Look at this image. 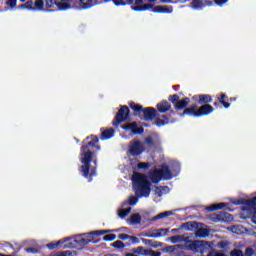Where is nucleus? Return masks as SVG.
Masks as SVG:
<instances>
[{
    "mask_svg": "<svg viewBox=\"0 0 256 256\" xmlns=\"http://www.w3.org/2000/svg\"><path fill=\"white\" fill-rule=\"evenodd\" d=\"M105 233H111V230H96L87 234L77 235L68 239V242L64 244V249H69L72 247H85L88 243H91L96 237H101Z\"/></svg>",
    "mask_w": 256,
    "mask_h": 256,
    "instance_id": "obj_1",
    "label": "nucleus"
},
{
    "mask_svg": "<svg viewBox=\"0 0 256 256\" xmlns=\"http://www.w3.org/2000/svg\"><path fill=\"white\" fill-rule=\"evenodd\" d=\"M133 187L137 197H149L151 183L145 175L135 172L132 176Z\"/></svg>",
    "mask_w": 256,
    "mask_h": 256,
    "instance_id": "obj_2",
    "label": "nucleus"
},
{
    "mask_svg": "<svg viewBox=\"0 0 256 256\" xmlns=\"http://www.w3.org/2000/svg\"><path fill=\"white\" fill-rule=\"evenodd\" d=\"M83 153L81 155L82 168L81 173L84 177H89V175H95V169L89 168V162L93 158V153L89 150H85V147L82 148Z\"/></svg>",
    "mask_w": 256,
    "mask_h": 256,
    "instance_id": "obj_3",
    "label": "nucleus"
},
{
    "mask_svg": "<svg viewBox=\"0 0 256 256\" xmlns=\"http://www.w3.org/2000/svg\"><path fill=\"white\" fill-rule=\"evenodd\" d=\"M177 173H175L173 170L170 171V169L167 166H162L161 170H154L150 174V179L153 181V183H158V181H161V179H173Z\"/></svg>",
    "mask_w": 256,
    "mask_h": 256,
    "instance_id": "obj_4",
    "label": "nucleus"
},
{
    "mask_svg": "<svg viewBox=\"0 0 256 256\" xmlns=\"http://www.w3.org/2000/svg\"><path fill=\"white\" fill-rule=\"evenodd\" d=\"M213 106L206 104L201 106L198 110L195 106L189 107L184 110V115H193V117H203L205 115H210L213 113Z\"/></svg>",
    "mask_w": 256,
    "mask_h": 256,
    "instance_id": "obj_5",
    "label": "nucleus"
},
{
    "mask_svg": "<svg viewBox=\"0 0 256 256\" xmlns=\"http://www.w3.org/2000/svg\"><path fill=\"white\" fill-rule=\"evenodd\" d=\"M73 7L74 9H79V11L91 9L93 7V0H75Z\"/></svg>",
    "mask_w": 256,
    "mask_h": 256,
    "instance_id": "obj_6",
    "label": "nucleus"
},
{
    "mask_svg": "<svg viewBox=\"0 0 256 256\" xmlns=\"http://www.w3.org/2000/svg\"><path fill=\"white\" fill-rule=\"evenodd\" d=\"M129 119V107L123 106L118 114L116 115V123H121V121H127Z\"/></svg>",
    "mask_w": 256,
    "mask_h": 256,
    "instance_id": "obj_7",
    "label": "nucleus"
},
{
    "mask_svg": "<svg viewBox=\"0 0 256 256\" xmlns=\"http://www.w3.org/2000/svg\"><path fill=\"white\" fill-rule=\"evenodd\" d=\"M130 155H141L143 153V144L139 141H134L129 148Z\"/></svg>",
    "mask_w": 256,
    "mask_h": 256,
    "instance_id": "obj_8",
    "label": "nucleus"
},
{
    "mask_svg": "<svg viewBox=\"0 0 256 256\" xmlns=\"http://www.w3.org/2000/svg\"><path fill=\"white\" fill-rule=\"evenodd\" d=\"M75 2H73V0H58V9L59 11H67L68 9H72L73 4Z\"/></svg>",
    "mask_w": 256,
    "mask_h": 256,
    "instance_id": "obj_9",
    "label": "nucleus"
},
{
    "mask_svg": "<svg viewBox=\"0 0 256 256\" xmlns=\"http://www.w3.org/2000/svg\"><path fill=\"white\" fill-rule=\"evenodd\" d=\"M143 113L146 121H153V118L157 115L155 108H146L143 110Z\"/></svg>",
    "mask_w": 256,
    "mask_h": 256,
    "instance_id": "obj_10",
    "label": "nucleus"
},
{
    "mask_svg": "<svg viewBox=\"0 0 256 256\" xmlns=\"http://www.w3.org/2000/svg\"><path fill=\"white\" fill-rule=\"evenodd\" d=\"M45 7L50 11H59V0H45Z\"/></svg>",
    "mask_w": 256,
    "mask_h": 256,
    "instance_id": "obj_11",
    "label": "nucleus"
},
{
    "mask_svg": "<svg viewBox=\"0 0 256 256\" xmlns=\"http://www.w3.org/2000/svg\"><path fill=\"white\" fill-rule=\"evenodd\" d=\"M125 131H131V133H143V130L137 126L136 123H130L122 127Z\"/></svg>",
    "mask_w": 256,
    "mask_h": 256,
    "instance_id": "obj_12",
    "label": "nucleus"
},
{
    "mask_svg": "<svg viewBox=\"0 0 256 256\" xmlns=\"http://www.w3.org/2000/svg\"><path fill=\"white\" fill-rule=\"evenodd\" d=\"M66 243H69V239L63 238V239L59 240L58 242H53V243L47 244V247H48V249H57V247H59V246L65 248L64 245H66Z\"/></svg>",
    "mask_w": 256,
    "mask_h": 256,
    "instance_id": "obj_13",
    "label": "nucleus"
},
{
    "mask_svg": "<svg viewBox=\"0 0 256 256\" xmlns=\"http://www.w3.org/2000/svg\"><path fill=\"white\" fill-rule=\"evenodd\" d=\"M157 109L160 113H166V111L171 109V104L167 101H163L157 105Z\"/></svg>",
    "mask_w": 256,
    "mask_h": 256,
    "instance_id": "obj_14",
    "label": "nucleus"
},
{
    "mask_svg": "<svg viewBox=\"0 0 256 256\" xmlns=\"http://www.w3.org/2000/svg\"><path fill=\"white\" fill-rule=\"evenodd\" d=\"M167 233H169V229H158V230H155L153 231L151 234H150V237H153V238H157V237H165V235H167Z\"/></svg>",
    "mask_w": 256,
    "mask_h": 256,
    "instance_id": "obj_15",
    "label": "nucleus"
},
{
    "mask_svg": "<svg viewBox=\"0 0 256 256\" xmlns=\"http://www.w3.org/2000/svg\"><path fill=\"white\" fill-rule=\"evenodd\" d=\"M128 225H137L141 223V215L132 214L130 219L127 220Z\"/></svg>",
    "mask_w": 256,
    "mask_h": 256,
    "instance_id": "obj_16",
    "label": "nucleus"
},
{
    "mask_svg": "<svg viewBox=\"0 0 256 256\" xmlns=\"http://www.w3.org/2000/svg\"><path fill=\"white\" fill-rule=\"evenodd\" d=\"M19 9H27L28 11H35V5L33 0H29L26 3L20 5Z\"/></svg>",
    "mask_w": 256,
    "mask_h": 256,
    "instance_id": "obj_17",
    "label": "nucleus"
},
{
    "mask_svg": "<svg viewBox=\"0 0 256 256\" xmlns=\"http://www.w3.org/2000/svg\"><path fill=\"white\" fill-rule=\"evenodd\" d=\"M90 141L88 142V147H96V149H101V147H99V145H97V143H99V138H97V136H91L90 137Z\"/></svg>",
    "mask_w": 256,
    "mask_h": 256,
    "instance_id": "obj_18",
    "label": "nucleus"
},
{
    "mask_svg": "<svg viewBox=\"0 0 256 256\" xmlns=\"http://www.w3.org/2000/svg\"><path fill=\"white\" fill-rule=\"evenodd\" d=\"M187 105H189V98H185L183 100L178 101L176 103V109H185Z\"/></svg>",
    "mask_w": 256,
    "mask_h": 256,
    "instance_id": "obj_19",
    "label": "nucleus"
},
{
    "mask_svg": "<svg viewBox=\"0 0 256 256\" xmlns=\"http://www.w3.org/2000/svg\"><path fill=\"white\" fill-rule=\"evenodd\" d=\"M115 131L111 128L102 131V139H111Z\"/></svg>",
    "mask_w": 256,
    "mask_h": 256,
    "instance_id": "obj_20",
    "label": "nucleus"
},
{
    "mask_svg": "<svg viewBox=\"0 0 256 256\" xmlns=\"http://www.w3.org/2000/svg\"><path fill=\"white\" fill-rule=\"evenodd\" d=\"M45 2L43 0H36L34 2V11H43Z\"/></svg>",
    "mask_w": 256,
    "mask_h": 256,
    "instance_id": "obj_21",
    "label": "nucleus"
},
{
    "mask_svg": "<svg viewBox=\"0 0 256 256\" xmlns=\"http://www.w3.org/2000/svg\"><path fill=\"white\" fill-rule=\"evenodd\" d=\"M130 213H131V208L119 209L118 217H120V219H125V217H127V215H129Z\"/></svg>",
    "mask_w": 256,
    "mask_h": 256,
    "instance_id": "obj_22",
    "label": "nucleus"
},
{
    "mask_svg": "<svg viewBox=\"0 0 256 256\" xmlns=\"http://www.w3.org/2000/svg\"><path fill=\"white\" fill-rule=\"evenodd\" d=\"M199 99L200 103H211V96L209 95H199L195 96V99Z\"/></svg>",
    "mask_w": 256,
    "mask_h": 256,
    "instance_id": "obj_23",
    "label": "nucleus"
},
{
    "mask_svg": "<svg viewBox=\"0 0 256 256\" xmlns=\"http://www.w3.org/2000/svg\"><path fill=\"white\" fill-rule=\"evenodd\" d=\"M170 215H173V212L167 211L160 213L153 218V221H157V219H165V217H170Z\"/></svg>",
    "mask_w": 256,
    "mask_h": 256,
    "instance_id": "obj_24",
    "label": "nucleus"
},
{
    "mask_svg": "<svg viewBox=\"0 0 256 256\" xmlns=\"http://www.w3.org/2000/svg\"><path fill=\"white\" fill-rule=\"evenodd\" d=\"M225 207V203L213 204L208 207V211H219V209H223Z\"/></svg>",
    "mask_w": 256,
    "mask_h": 256,
    "instance_id": "obj_25",
    "label": "nucleus"
},
{
    "mask_svg": "<svg viewBox=\"0 0 256 256\" xmlns=\"http://www.w3.org/2000/svg\"><path fill=\"white\" fill-rule=\"evenodd\" d=\"M156 13H172L173 10H169V8L164 6H157L155 8Z\"/></svg>",
    "mask_w": 256,
    "mask_h": 256,
    "instance_id": "obj_26",
    "label": "nucleus"
},
{
    "mask_svg": "<svg viewBox=\"0 0 256 256\" xmlns=\"http://www.w3.org/2000/svg\"><path fill=\"white\" fill-rule=\"evenodd\" d=\"M115 5H129V3H132L133 0H113Z\"/></svg>",
    "mask_w": 256,
    "mask_h": 256,
    "instance_id": "obj_27",
    "label": "nucleus"
},
{
    "mask_svg": "<svg viewBox=\"0 0 256 256\" xmlns=\"http://www.w3.org/2000/svg\"><path fill=\"white\" fill-rule=\"evenodd\" d=\"M112 247H115L116 249H123L125 247V244L122 241L117 240L112 243Z\"/></svg>",
    "mask_w": 256,
    "mask_h": 256,
    "instance_id": "obj_28",
    "label": "nucleus"
},
{
    "mask_svg": "<svg viewBox=\"0 0 256 256\" xmlns=\"http://www.w3.org/2000/svg\"><path fill=\"white\" fill-rule=\"evenodd\" d=\"M134 252L137 254V255H147V250H145V248L143 247H137Z\"/></svg>",
    "mask_w": 256,
    "mask_h": 256,
    "instance_id": "obj_29",
    "label": "nucleus"
},
{
    "mask_svg": "<svg viewBox=\"0 0 256 256\" xmlns=\"http://www.w3.org/2000/svg\"><path fill=\"white\" fill-rule=\"evenodd\" d=\"M117 239V236L115 234H108L103 237L104 241H115Z\"/></svg>",
    "mask_w": 256,
    "mask_h": 256,
    "instance_id": "obj_30",
    "label": "nucleus"
},
{
    "mask_svg": "<svg viewBox=\"0 0 256 256\" xmlns=\"http://www.w3.org/2000/svg\"><path fill=\"white\" fill-rule=\"evenodd\" d=\"M137 201H139V199H137L135 196H130L128 198L129 205H137Z\"/></svg>",
    "mask_w": 256,
    "mask_h": 256,
    "instance_id": "obj_31",
    "label": "nucleus"
},
{
    "mask_svg": "<svg viewBox=\"0 0 256 256\" xmlns=\"http://www.w3.org/2000/svg\"><path fill=\"white\" fill-rule=\"evenodd\" d=\"M169 101H171L172 103H174L175 107L177 106V103H179V96L177 95H173L170 96Z\"/></svg>",
    "mask_w": 256,
    "mask_h": 256,
    "instance_id": "obj_32",
    "label": "nucleus"
},
{
    "mask_svg": "<svg viewBox=\"0 0 256 256\" xmlns=\"http://www.w3.org/2000/svg\"><path fill=\"white\" fill-rule=\"evenodd\" d=\"M130 107H131V109H133V111H135V113H139L141 111V106H139L135 103H131Z\"/></svg>",
    "mask_w": 256,
    "mask_h": 256,
    "instance_id": "obj_33",
    "label": "nucleus"
},
{
    "mask_svg": "<svg viewBox=\"0 0 256 256\" xmlns=\"http://www.w3.org/2000/svg\"><path fill=\"white\" fill-rule=\"evenodd\" d=\"M201 7V0H193L192 9H199Z\"/></svg>",
    "mask_w": 256,
    "mask_h": 256,
    "instance_id": "obj_34",
    "label": "nucleus"
},
{
    "mask_svg": "<svg viewBox=\"0 0 256 256\" xmlns=\"http://www.w3.org/2000/svg\"><path fill=\"white\" fill-rule=\"evenodd\" d=\"M7 5L10 7H16L17 6V0H8Z\"/></svg>",
    "mask_w": 256,
    "mask_h": 256,
    "instance_id": "obj_35",
    "label": "nucleus"
},
{
    "mask_svg": "<svg viewBox=\"0 0 256 256\" xmlns=\"http://www.w3.org/2000/svg\"><path fill=\"white\" fill-rule=\"evenodd\" d=\"M118 239H121L122 241H127L129 239V235L127 234H119Z\"/></svg>",
    "mask_w": 256,
    "mask_h": 256,
    "instance_id": "obj_36",
    "label": "nucleus"
},
{
    "mask_svg": "<svg viewBox=\"0 0 256 256\" xmlns=\"http://www.w3.org/2000/svg\"><path fill=\"white\" fill-rule=\"evenodd\" d=\"M167 121H162L161 119H157L156 125L158 127H163V125H166Z\"/></svg>",
    "mask_w": 256,
    "mask_h": 256,
    "instance_id": "obj_37",
    "label": "nucleus"
},
{
    "mask_svg": "<svg viewBox=\"0 0 256 256\" xmlns=\"http://www.w3.org/2000/svg\"><path fill=\"white\" fill-rule=\"evenodd\" d=\"M56 256H73V255H71V251H64V252L58 253Z\"/></svg>",
    "mask_w": 256,
    "mask_h": 256,
    "instance_id": "obj_38",
    "label": "nucleus"
},
{
    "mask_svg": "<svg viewBox=\"0 0 256 256\" xmlns=\"http://www.w3.org/2000/svg\"><path fill=\"white\" fill-rule=\"evenodd\" d=\"M228 0H215L216 5H219L221 7L222 5H225Z\"/></svg>",
    "mask_w": 256,
    "mask_h": 256,
    "instance_id": "obj_39",
    "label": "nucleus"
},
{
    "mask_svg": "<svg viewBox=\"0 0 256 256\" xmlns=\"http://www.w3.org/2000/svg\"><path fill=\"white\" fill-rule=\"evenodd\" d=\"M128 239L131 241V243H139V239H137L135 236H129Z\"/></svg>",
    "mask_w": 256,
    "mask_h": 256,
    "instance_id": "obj_40",
    "label": "nucleus"
},
{
    "mask_svg": "<svg viewBox=\"0 0 256 256\" xmlns=\"http://www.w3.org/2000/svg\"><path fill=\"white\" fill-rule=\"evenodd\" d=\"M138 167H139V169H147V167H149V164H147V163H139Z\"/></svg>",
    "mask_w": 256,
    "mask_h": 256,
    "instance_id": "obj_41",
    "label": "nucleus"
},
{
    "mask_svg": "<svg viewBox=\"0 0 256 256\" xmlns=\"http://www.w3.org/2000/svg\"><path fill=\"white\" fill-rule=\"evenodd\" d=\"M27 253H39V250L35 248H26Z\"/></svg>",
    "mask_w": 256,
    "mask_h": 256,
    "instance_id": "obj_42",
    "label": "nucleus"
},
{
    "mask_svg": "<svg viewBox=\"0 0 256 256\" xmlns=\"http://www.w3.org/2000/svg\"><path fill=\"white\" fill-rule=\"evenodd\" d=\"M221 103H222V105L225 107V109H229V107H230V104H229V103H227V102H225V101H222Z\"/></svg>",
    "mask_w": 256,
    "mask_h": 256,
    "instance_id": "obj_43",
    "label": "nucleus"
},
{
    "mask_svg": "<svg viewBox=\"0 0 256 256\" xmlns=\"http://www.w3.org/2000/svg\"><path fill=\"white\" fill-rule=\"evenodd\" d=\"M146 143L151 145L153 143V139L151 137L146 138Z\"/></svg>",
    "mask_w": 256,
    "mask_h": 256,
    "instance_id": "obj_44",
    "label": "nucleus"
},
{
    "mask_svg": "<svg viewBox=\"0 0 256 256\" xmlns=\"http://www.w3.org/2000/svg\"><path fill=\"white\" fill-rule=\"evenodd\" d=\"M150 256H161V253L152 251V252L150 253Z\"/></svg>",
    "mask_w": 256,
    "mask_h": 256,
    "instance_id": "obj_45",
    "label": "nucleus"
},
{
    "mask_svg": "<svg viewBox=\"0 0 256 256\" xmlns=\"http://www.w3.org/2000/svg\"><path fill=\"white\" fill-rule=\"evenodd\" d=\"M134 11H143V9L139 8L138 6L133 7Z\"/></svg>",
    "mask_w": 256,
    "mask_h": 256,
    "instance_id": "obj_46",
    "label": "nucleus"
},
{
    "mask_svg": "<svg viewBox=\"0 0 256 256\" xmlns=\"http://www.w3.org/2000/svg\"><path fill=\"white\" fill-rule=\"evenodd\" d=\"M125 256H138V255L134 252V253H127Z\"/></svg>",
    "mask_w": 256,
    "mask_h": 256,
    "instance_id": "obj_47",
    "label": "nucleus"
},
{
    "mask_svg": "<svg viewBox=\"0 0 256 256\" xmlns=\"http://www.w3.org/2000/svg\"><path fill=\"white\" fill-rule=\"evenodd\" d=\"M215 256H225V254H223V252H218L215 254Z\"/></svg>",
    "mask_w": 256,
    "mask_h": 256,
    "instance_id": "obj_48",
    "label": "nucleus"
},
{
    "mask_svg": "<svg viewBox=\"0 0 256 256\" xmlns=\"http://www.w3.org/2000/svg\"><path fill=\"white\" fill-rule=\"evenodd\" d=\"M225 99V94H222L221 98H220V103H222V101H224Z\"/></svg>",
    "mask_w": 256,
    "mask_h": 256,
    "instance_id": "obj_49",
    "label": "nucleus"
},
{
    "mask_svg": "<svg viewBox=\"0 0 256 256\" xmlns=\"http://www.w3.org/2000/svg\"><path fill=\"white\" fill-rule=\"evenodd\" d=\"M196 245H203V242L197 241V242H196Z\"/></svg>",
    "mask_w": 256,
    "mask_h": 256,
    "instance_id": "obj_50",
    "label": "nucleus"
},
{
    "mask_svg": "<svg viewBox=\"0 0 256 256\" xmlns=\"http://www.w3.org/2000/svg\"><path fill=\"white\" fill-rule=\"evenodd\" d=\"M176 171H179V164H176Z\"/></svg>",
    "mask_w": 256,
    "mask_h": 256,
    "instance_id": "obj_51",
    "label": "nucleus"
},
{
    "mask_svg": "<svg viewBox=\"0 0 256 256\" xmlns=\"http://www.w3.org/2000/svg\"><path fill=\"white\" fill-rule=\"evenodd\" d=\"M94 165H95V167L97 166V160H94Z\"/></svg>",
    "mask_w": 256,
    "mask_h": 256,
    "instance_id": "obj_52",
    "label": "nucleus"
},
{
    "mask_svg": "<svg viewBox=\"0 0 256 256\" xmlns=\"http://www.w3.org/2000/svg\"><path fill=\"white\" fill-rule=\"evenodd\" d=\"M25 1H27V0H20L21 3H25Z\"/></svg>",
    "mask_w": 256,
    "mask_h": 256,
    "instance_id": "obj_53",
    "label": "nucleus"
},
{
    "mask_svg": "<svg viewBox=\"0 0 256 256\" xmlns=\"http://www.w3.org/2000/svg\"><path fill=\"white\" fill-rule=\"evenodd\" d=\"M142 0H136L137 3H141Z\"/></svg>",
    "mask_w": 256,
    "mask_h": 256,
    "instance_id": "obj_54",
    "label": "nucleus"
},
{
    "mask_svg": "<svg viewBox=\"0 0 256 256\" xmlns=\"http://www.w3.org/2000/svg\"><path fill=\"white\" fill-rule=\"evenodd\" d=\"M180 1H182V2H183V1H187V0H180Z\"/></svg>",
    "mask_w": 256,
    "mask_h": 256,
    "instance_id": "obj_55",
    "label": "nucleus"
},
{
    "mask_svg": "<svg viewBox=\"0 0 256 256\" xmlns=\"http://www.w3.org/2000/svg\"><path fill=\"white\" fill-rule=\"evenodd\" d=\"M104 1H111V0H104Z\"/></svg>",
    "mask_w": 256,
    "mask_h": 256,
    "instance_id": "obj_56",
    "label": "nucleus"
},
{
    "mask_svg": "<svg viewBox=\"0 0 256 256\" xmlns=\"http://www.w3.org/2000/svg\"><path fill=\"white\" fill-rule=\"evenodd\" d=\"M235 252H232V255H234Z\"/></svg>",
    "mask_w": 256,
    "mask_h": 256,
    "instance_id": "obj_57",
    "label": "nucleus"
},
{
    "mask_svg": "<svg viewBox=\"0 0 256 256\" xmlns=\"http://www.w3.org/2000/svg\"><path fill=\"white\" fill-rule=\"evenodd\" d=\"M163 1H169V0H163Z\"/></svg>",
    "mask_w": 256,
    "mask_h": 256,
    "instance_id": "obj_58",
    "label": "nucleus"
},
{
    "mask_svg": "<svg viewBox=\"0 0 256 256\" xmlns=\"http://www.w3.org/2000/svg\"><path fill=\"white\" fill-rule=\"evenodd\" d=\"M150 1H155V0H150Z\"/></svg>",
    "mask_w": 256,
    "mask_h": 256,
    "instance_id": "obj_59",
    "label": "nucleus"
}]
</instances>
